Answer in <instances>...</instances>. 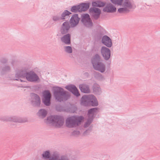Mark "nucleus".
<instances>
[{"label":"nucleus","mask_w":160,"mask_h":160,"mask_svg":"<svg viewBox=\"0 0 160 160\" xmlns=\"http://www.w3.org/2000/svg\"><path fill=\"white\" fill-rule=\"evenodd\" d=\"M53 91L54 98L59 102L65 101L70 97L69 93L60 87H53Z\"/></svg>","instance_id":"f257e3e1"},{"label":"nucleus","mask_w":160,"mask_h":160,"mask_svg":"<svg viewBox=\"0 0 160 160\" xmlns=\"http://www.w3.org/2000/svg\"><path fill=\"white\" fill-rule=\"evenodd\" d=\"M28 69L27 67H22L21 69V76L25 77L28 81L32 82H36L39 80L38 76L33 71L27 72Z\"/></svg>","instance_id":"f03ea898"},{"label":"nucleus","mask_w":160,"mask_h":160,"mask_svg":"<svg viewBox=\"0 0 160 160\" xmlns=\"http://www.w3.org/2000/svg\"><path fill=\"white\" fill-rule=\"evenodd\" d=\"M83 119L82 116H72L68 117L65 120V125L67 127L72 128L79 126Z\"/></svg>","instance_id":"7ed1b4c3"},{"label":"nucleus","mask_w":160,"mask_h":160,"mask_svg":"<svg viewBox=\"0 0 160 160\" xmlns=\"http://www.w3.org/2000/svg\"><path fill=\"white\" fill-rule=\"evenodd\" d=\"M102 61L101 57L98 54H96L91 60L94 68L102 73L104 72L106 70L105 66Z\"/></svg>","instance_id":"20e7f679"},{"label":"nucleus","mask_w":160,"mask_h":160,"mask_svg":"<svg viewBox=\"0 0 160 160\" xmlns=\"http://www.w3.org/2000/svg\"><path fill=\"white\" fill-rule=\"evenodd\" d=\"M64 119L63 117L59 115L50 116L48 117L46 122L52 124L58 128H60L64 123Z\"/></svg>","instance_id":"39448f33"},{"label":"nucleus","mask_w":160,"mask_h":160,"mask_svg":"<svg viewBox=\"0 0 160 160\" xmlns=\"http://www.w3.org/2000/svg\"><path fill=\"white\" fill-rule=\"evenodd\" d=\"M81 101V104L84 106L91 105L97 106L98 105L96 98L92 95H84L82 97Z\"/></svg>","instance_id":"423d86ee"},{"label":"nucleus","mask_w":160,"mask_h":160,"mask_svg":"<svg viewBox=\"0 0 160 160\" xmlns=\"http://www.w3.org/2000/svg\"><path fill=\"white\" fill-rule=\"evenodd\" d=\"M50 153L48 151L44 152L42 154V157L45 159H49V160H69L68 158L65 155L62 156L59 158H58L59 156L58 155H53L52 157H50Z\"/></svg>","instance_id":"0eeeda50"},{"label":"nucleus","mask_w":160,"mask_h":160,"mask_svg":"<svg viewBox=\"0 0 160 160\" xmlns=\"http://www.w3.org/2000/svg\"><path fill=\"white\" fill-rule=\"evenodd\" d=\"M43 98L42 99L43 103L46 106H48L51 104V94L49 90L44 91L43 93Z\"/></svg>","instance_id":"6e6552de"},{"label":"nucleus","mask_w":160,"mask_h":160,"mask_svg":"<svg viewBox=\"0 0 160 160\" xmlns=\"http://www.w3.org/2000/svg\"><path fill=\"white\" fill-rule=\"evenodd\" d=\"M31 104L34 107H39L40 106L41 99L39 96L37 94L34 93H31Z\"/></svg>","instance_id":"1a4fd4ad"},{"label":"nucleus","mask_w":160,"mask_h":160,"mask_svg":"<svg viewBox=\"0 0 160 160\" xmlns=\"http://www.w3.org/2000/svg\"><path fill=\"white\" fill-rule=\"evenodd\" d=\"M82 21L88 27H91L92 25V23L88 14H85L82 15Z\"/></svg>","instance_id":"9d476101"},{"label":"nucleus","mask_w":160,"mask_h":160,"mask_svg":"<svg viewBox=\"0 0 160 160\" xmlns=\"http://www.w3.org/2000/svg\"><path fill=\"white\" fill-rule=\"evenodd\" d=\"M101 52L105 60H108L110 58L111 51L109 49L105 47H102L101 48Z\"/></svg>","instance_id":"9b49d317"},{"label":"nucleus","mask_w":160,"mask_h":160,"mask_svg":"<svg viewBox=\"0 0 160 160\" xmlns=\"http://www.w3.org/2000/svg\"><path fill=\"white\" fill-rule=\"evenodd\" d=\"M65 88L70 91L75 96L78 97L80 95L79 91L76 87L74 85H67Z\"/></svg>","instance_id":"f8f14e48"},{"label":"nucleus","mask_w":160,"mask_h":160,"mask_svg":"<svg viewBox=\"0 0 160 160\" xmlns=\"http://www.w3.org/2000/svg\"><path fill=\"white\" fill-rule=\"evenodd\" d=\"M123 7L119 8L118 10V12L120 13H123L127 12L128 11L129 9L132 7L131 3L129 2H125L122 5Z\"/></svg>","instance_id":"ddd939ff"},{"label":"nucleus","mask_w":160,"mask_h":160,"mask_svg":"<svg viewBox=\"0 0 160 160\" xmlns=\"http://www.w3.org/2000/svg\"><path fill=\"white\" fill-rule=\"evenodd\" d=\"M103 10L107 12H113L116 11V8L111 3H108L106 5Z\"/></svg>","instance_id":"4468645a"},{"label":"nucleus","mask_w":160,"mask_h":160,"mask_svg":"<svg viewBox=\"0 0 160 160\" xmlns=\"http://www.w3.org/2000/svg\"><path fill=\"white\" fill-rule=\"evenodd\" d=\"M90 12L94 14L93 15L94 18L97 19L98 18L101 13V11L100 10L97 8H91L90 10Z\"/></svg>","instance_id":"2eb2a0df"},{"label":"nucleus","mask_w":160,"mask_h":160,"mask_svg":"<svg viewBox=\"0 0 160 160\" xmlns=\"http://www.w3.org/2000/svg\"><path fill=\"white\" fill-rule=\"evenodd\" d=\"M79 88L81 91L83 93H89L90 92V90L88 85L85 84H82L79 85Z\"/></svg>","instance_id":"dca6fc26"},{"label":"nucleus","mask_w":160,"mask_h":160,"mask_svg":"<svg viewBox=\"0 0 160 160\" xmlns=\"http://www.w3.org/2000/svg\"><path fill=\"white\" fill-rule=\"evenodd\" d=\"M79 18L78 17L77 14H75L72 16L70 20L71 25L74 27L78 23Z\"/></svg>","instance_id":"f3484780"},{"label":"nucleus","mask_w":160,"mask_h":160,"mask_svg":"<svg viewBox=\"0 0 160 160\" xmlns=\"http://www.w3.org/2000/svg\"><path fill=\"white\" fill-rule=\"evenodd\" d=\"M89 4L88 3L81 4L78 5L79 12H81L85 11L89 8Z\"/></svg>","instance_id":"a211bd4d"},{"label":"nucleus","mask_w":160,"mask_h":160,"mask_svg":"<svg viewBox=\"0 0 160 160\" xmlns=\"http://www.w3.org/2000/svg\"><path fill=\"white\" fill-rule=\"evenodd\" d=\"M98 109V108H94L88 110V118H92V119H93L94 113L97 112Z\"/></svg>","instance_id":"6ab92c4d"},{"label":"nucleus","mask_w":160,"mask_h":160,"mask_svg":"<svg viewBox=\"0 0 160 160\" xmlns=\"http://www.w3.org/2000/svg\"><path fill=\"white\" fill-rule=\"evenodd\" d=\"M47 111L44 109H41L39 110L38 113V115L41 118H45L47 115Z\"/></svg>","instance_id":"aec40b11"},{"label":"nucleus","mask_w":160,"mask_h":160,"mask_svg":"<svg viewBox=\"0 0 160 160\" xmlns=\"http://www.w3.org/2000/svg\"><path fill=\"white\" fill-rule=\"evenodd\" d=\"M104 3L100 1H98L92 2V6L95 7H102L104 5Z\"/></svg>","instance_id":"412c9836"},{"label":"nucleus","mask_w":160,"mask_h":160,"mask_svg":"<svg viewBox=\"0 0 160 160\" xmlns=\"http://www.w3.org/2000/svg\"><path fill=\"white\" fill-rule=\"evenodd\" d=\"M102 43L108 47H111L112 45V41H102Z\"/></svg>","instance_id":"4be33fe9"},{"label":"nucleus","mask_w":160,"mask_h":160,"mask_svg":"<svg viewBox=\"0 0 160 160\" xmlns=\"http://www.w3.org/2000/svg\"><path fill=\"white\" fill-rule=\"evenodd\" d=\"M69 28V26L68 22H65L63 24L62 28V30L64 31H67Z\"/></svg>","instance_id":"5701e85b"},{"label":"nucleus","mask_w":160,"mask_h":160,"mask_svg":"<svg viewBox=\"0 0 160 160\" xmlns=\"http://www.w3.org/2000/svg\"><path fill=\"white\" fill-rule=\"evenodd\" d=\"M93 90L94 92L96 94H99L100 91V88L98 86L95 85L93 86Z\"/></svg>","instance_id":"b1692460"},{"label":"nucleus","mask_w":160,"mask_h":160,"mask_svg":"<svg viewBox=\"0 0 160 160\" xmlns=\"http://www.w3.org/2000/svg\"><path fill=\"white\" fill-rule=\"evenodd\" d=\"M64 49L65 51L68 53H71L72 52V48L70 46H65Z\"/></svg>","instance_id":"393cba45"},{"label":"nucleus","mask_w":160,"mask_h":160,"mask_svg":"<svg viewBox=\"0 0 160 160\" xmlns=\"http://www.w3.org/2000/svg\"><path fill=\"white\" fill-rule=\"evenodd\" d=\"M4 121H11L16 122H18V120L16 118V117H10L8 118H7L5 120H4Z\"/></svg>","instance_id":"a878e982"},{"label":"nucleus","mask_w":160,"mask_h":160,"mask_svg":"<svg viewBox=\"0 0 160 160\" xmlns=\"http://www.w3.org/2000/svg\"><path fill=\"white\" fill-rule=\"evenodd\" d=\"M111 2L115 4L118 5H121L122 0H110Z\"/></svg>","instance_id":"bb28decb"},{"label":"nucleus","mask_w":160,"mask_h":160,"mask_svg":"<svg viewBox=\"0 0 160 160\" xmlns=\"http://www.w3.org/2000/svg\"><path fill=\"white\" fill-rule=\"evenodd\" d=\"M93 119H92V118H88L87 120V121L85 123L84 125V126L85 127H88L92 122Z\"/></svg>","instance_id":"cd10ccee"},{"label":"nucleus","mask_w":160,"mask_h":160,"mask_svg":"<svg viewBox=\"0 0 160 160\" xmlns=\"http://www.w3.org/2000/svg\"><path fill=\"white\" fill-rule=\"evenodd\" d=\"M94 75L95 78L98 79H101L103 78L101 74L99 72H95Z\"/></svg>","instance_id":"c85d7f7f"},{"label":"nucleus","mask_w":160,"mask_h":160,"mask_svg":"<svg viewBox=\"0 0 160 160\" xmlns=\"http://www.w3.org/2000/svg\"><path fill=\"white\" fill-rule=\"evenodd\" d=\"M71 14V13L69 12L66 10L63 12L62 15V19H64V17L66 16L69 15V14Z\"/></svg>","instance_id":"c756f323"},{"label":"nucleus","mask_w":160,"mask_h":160,"mask_svg":"<svg viewBox=\"0 0 160 160\" xmlns=\"http://www.w3.org/2000/svg\"><path fill=\"white\" fill-rule=\"evenodd\" d=\"M71 14V13L69 12L66 10L63 12L62 15V19H64V17L66 16L69 15V14Z\"/></svg>","instance_id":"7c9ffc66"},{"label":"nucleus","mask_w":160,"mask_h":160,"mask_svg":"<svg viewBox=\"0 0 160 160\" xmlns=\"http://www.w3.org/2000/svg\"><path fill=\"white\" fill-rule=\"evenodd\" d=\"M15 79H13L14 80H19L20 78V71L19 70L16 71V73L15 74Z\"/></svg>","instance_id":"2f4dec72"},{"label":"nucleus","mask_w":160,"mask_h":160,"mask_svg":"<svg viewBox=\"0 0 160 160\" xmlns=\"http://www.w3.org/2000/svg\"><path fill=\"white\" fill-rule=\"evenodd\" d=\"M10 70V68L9 66H5V67H3L2 68V72H5L9 71Z\"/></svg>","instance_id":"473e14b6"},{"label":"nucleus","mask_w":160,"mask_h":160,"mask_svg":"<svg viewBox=\"0 0 160 160\" xmlns=\"http://www.w3.org/2000/svg\"><path fill=\"white\" fill-rule=\"evenodd\" d=\"M71 11L74 12H76L77 11L79 12L78 6L72 7L71 8Z\"/></svg>","instance_id":"72a5a7b5"},{"label":"nucleus","mask_w":160,"mask_h":160,"mask_svg":"<svg viewBox=\"0 0 160 160\" xmlns=\"http://www.w3.org/2000/svg\"><path fill=\"white\" fill-rule=\"evenodd\" d=\"M57 110L59 111H66L67 112H68V110H65L63 109L62 108V107L61 106H58L57 107H56Z\"/></svg>","instance_id":"f704fd0d"},{"label":"nucleus","mask_w":160,"mask_h":160,"mask_svg":"<svg viewBox=\"0 0 160 160\" xmlns=\"http://www.w3.org/2000/svg\"><path fill=\"white\" fill-rule=\"evenodd\" d=\"M63 40H70V35L69 34H67L65 35L62 38Z\"/></svg>","instance_id":"c9c22d12"},{"label":"nucleus","mask_w":160,"mask_h":160,"mask_svg":"<svg viewBox=\"0 0 160 160\" xmlns=\"http://www.w3.org/2000/svg\"><path fill=\"white\" fill-rule=\"evenodd\" d=\"M80 134V132L78 131H74L72 132V134L73 135H78Z\"/></svg>","instance_id":"e433bc0d"},{"label":"nucleus","mask_w":160,"mask_h":160,"mask_svg":"<svg viewBox=\"0 0 160 160\" xmlns=\"http://www.w3.org/2000/svg\"><path fill=\"white\" fill-rule=\"evenodd\" d=\"M102 40H111V39L107 36H104L103 37Z\"/></svg>","instance_id":"4c0bfd02"},{"label":"nucleus","mask_w":160,"mask_h":160,"mask_svg":"<svg viewBox=\"0 0 160 160\" xmlns=\"http://www.w3.org/2000/svg\"><path fill=\"white\" fill-rule=\"evenodd\" d=\"M63 43L66 44H69L71 43V41H62Z\"/></svg>","instance_id":"58836bf2"},{"label":"nucleus","mask_w":160,"mask_h":160,"mask_svg":"<svg viewBox=\"0 0 160 160\" xmlns=\"http://www.w3.org/2000/svg\"><path fill=\"white\" fill-rule=\"evenodd\" d=\"M27 120L26 118H24V119H21V123H23L25 122H27Z\"/></svg>","instance_id":"ea45409f"},{"label":"nucleus","mask_w":160,"mask_h":160,"mask_svg":"<svg viewBox=\"0 0 160 160\" xmlns=\"http://www.w3.org/2000/svg\"><path fill=\"white\" fill-rule=\"evenodd\" d=\"M7 61L6 59H4L3 61H2V62L3 63H6L7 62Z\"/></svg>","instance_id":"a19ab883"},{"label":"nucleus","mask_w":160,"mask_h":160,"mask_svg":"<svg viewBox=\"0 0 160 160\" xmlns=\"http://www.w3.org/2000/svg\"><path fill=\"white\" fill-rule=\"evenodd\" d=\"M87 132V130L85 132H84V134H86V133Z\"/></svg>","instance_id":"79ce46f5"},{"label":"nucleus","mask_w":160,"mask_h":160,"mask_svg":"<svg viewBox=\"0 0 160 160\" xmlns=\"http://www.w3.org/2000/svg\"><path fill=\"white\" fill-rule=\"evenodd\" d=\"M20 81H21V82H22V80H21V79L20 80Z\"/></svg>","instance_id":"37998d69"}]
</instances>
